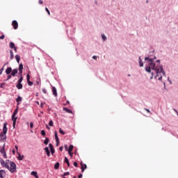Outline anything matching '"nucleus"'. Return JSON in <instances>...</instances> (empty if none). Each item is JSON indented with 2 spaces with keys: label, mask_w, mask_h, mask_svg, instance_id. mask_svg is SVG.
Instances as JSON below:
<instances>
[{
  "label": "nucleus",
  "mask_w": 178,
  "mask_h": 178,
  "mask_svg": "<svg viewBox=\"0 0 178 178\" xmlns=\"http://www.w3.org/2000/svg\"><path fill=\"white\" fill-rule=\"evenodd\" d=\"M92 59H94L95 60H97V56H93Z\"/></svg>",
  "instance_id": "48"
},
{
  "label": "nucleus",
  "mask_w": 178,
  "mask_h": 178,
  "mask_svg": "<svg viewBox=\"0 0 178 178\" xmlns=\"http://www.w3.org/2000/svg\"><path fill=\"white\" fill-rule=\"evenodd\" d=\"M68 153H69V155L70 156V157L72 158L73 152H68Z\"/></svg>",
  "instance_id": "45"
},
{
  "label": "nucleus",
  "mask_w": 178,
  "mask_h": 178,
  "mask_svg": "<svg viewBox=\"0 0 178 178\" xmlns=\"http://www.w3.org/2000/svg\"><path fill=\"white\" fill-rule=\"evenodd\" d=\"M1 88H5V83H1L0 85Z\"/></svg>",
  "instance_id": "34"
},
{
  "label": "nucleus",
  "mask_w": 178,
  "mask_h": 178,
  "mask_svg": "<svg viewBox=\"0 0 178 178\" xmlns=\"http://www.w3.org/2000/svg\"><path fill=\"white\" fill-rule=\"evenodd\" d=\"M18 112H19V107H17V108L15 110L13 115H15L16 116V115H17Z\"/></svg>",
  "instance_id": "29"
},
{
  "label": "nucleus",
  "mask_w": 178,
  "mask_h": 178,
  "mask_svg": "<svg viewBox=\"0 0 178 178\" xmlns=\"http://www.w3.org/2000/svg\"><path fill=\"white\" fill-rule=\"evenodd\" d=\"M41 134L43 136H45V131L44 130H42L41 131Z\"/></svg>",
  "instance_id": "36"
},
{
  "label": "nucleus",
  "mask_w": 178,
  "mask_h": 178,
  "mask_svg": "<svg viewBox=\"0 0 178 178\" xmlns=\"http://www.w3.org/2000/svg\"><path fill=\"white\" fill-rule=\"evenodd\" d=\"M26 80H27V83L29 84V86H33V82L30 81V74H27L26 75Z\"/></svg>",
  "instance_id": "7"
},
{
  "label": "nucleus",
  "mask_w": 178,
  "mask_h": 178,
  "mask_svg": "<svg viewBox=\"0 0 178 178\" xmlns=\"http://www.w3.org/2000/svg\"><path fill=\"white\" fill-rule=\"evenodd\" d=\"M43 94H47V90L45 88L42 89Z\"/></svg>",
  "instance_id": "38"
},
{
  "label": "nucleus",
  "mask_w": 178,
  "mask_h": 178,
  "mask_svg": "<svg viewBox=\"0 0 178 178\" xmlns=\"http://www.w3.org/2000/svg\"><path fill=\"white\" fill-rule=\"evenodd\" d=\"M49 147L50 148L51 155H54V154H55V149H54V145H52V144L50 143L49 145Z\"/></svg>",
  "instance_id": "10"
},
{
  "label": "nucleus",
  "mask_w": 178,
  "mask_h": 178,
  "mask_svg": "<svg viewBox=\"0 0 178 178\" xmlns=\"http://www.w3.org/2000/svg\"><path fill=\"white\" fill-rule=\"evenodd\" d=\"M22 81H23V76H21L19 79L18 80V83H22Z\"/></svg>",
  "instance_id": "35"
},
{
  "label": "nucleus",
  "mask_w": 178,
  "mask_h": 178,
  "mask_svg": "<svg viewBox=\"0 0 178 178\" xmlns=\"http://www.w3.org/2000/svg\"><path fill=\"white\" fill-rule=\"evenodd\" d=\"M145 111H146V112H147L148 113H151V111H149V109L145 108Z\"/></svg>",
  "instance_id": "43"
},
{
  "label": "nucleus",
  "mask_w": 178,
  "mask_h": 178,
  "mask_svg": "<svg viewBox=\"0 0 178 178\" xmlns=\"http://www.w3.org/2000/svg\"><path fill=\"white\" fill-rule=\"evenodd\" d=\"M69 175H70V172H67L63 174V176H69Z\"/></svg>",
  "instance_id": "37"
},
{
  "label": "nucleus",
  "mask_w": 178,
  "mask_h": 178,
  "mask_svg": "<svg viewBox=\"0 0 178 178\" xmlns=\"http://www.w3.org/2000/svg\"><path fill=\"white\" fill-rule=\"evenodd\" d=\"M15 59H16L17 63H20V56H19V55L17 54V55L15 56Z\"/></svg>",
  "instance_id": "22"
},
{
  "label": "nucleus",
  "mask_w": 178,
  "mask_h": 178,
  "mask_svg": "<svg viewBox=\"0 0 178 178\" xmlns=\"http://www.w3.org/2000/svg\"><path fill=\"white\" fill-rule=\"evenodd\" d=\"M11 75L15 77L16 74H17V69H14L13 71H11Z\"/></svg>",
  "instance_id": "13"
},
{
  "label": "nucleus",
  "mask_w": 178,
  "mask_h": 178,
  "mask_svg": "<svg viewBox=\"0 0 178 178\" xmlns=\"http://www.w3.org/2000/svg\"><path fill=\"white\" fill-rule=\"evenodd\" d=\"M59 149H60V151H63V147H60V148H59Z\"/></svg>",
  "instance_id": "52"
},
{
  "label": "nucleus",
  "mask_w": 178,
  "mask_h": 178,
  "mask_svg": "<svg viewBox=\"0 0 178 178\" xmlns=\"http://www.w3.org/2000/svg\"><path fill=\"white\" fill-rule=\"evenodd\" d=\"M54 136H55V139H56V143H59V138L58 137V132L55 131Z\"/></svg>",
  "instance_id": "19"
},
{
  "label": "nucleus",
  "mask_w": 178,
  "mask_h": 178,
  "mask_svg": "<svg viewBox=\"0 0 178 178\" xmlns=\"http://www.w3.org/2000/svg\"><path fill=\"white\" fill-rule=\"evenodd\" d=\"M0 163L3 168H6V169H8V170H9L11 173H15V172H16L17 168L15 162L9 160H6L4 161L3 159H1Z\"/></svg>",
  "instance_id": "2"
},
{
  "label": "nucleus",
  "mask_w": 178,
  "mask_h": 178,
  "mask_svg": "<svg viewBox=\"0 0 178 178\" xmlns=\"http://www.w3.org/2000/svg\"><path fill=\"white\" fill-rule=\"evenodd\" d=\"M128 76L130 77V74H128Z\"/></svg>",
  "instance_id": "58"
},
{
  "label": "nucleus",
  "mask_w": 178,
  "mask_h": 178,
  "mask_svg": "<svg viewBox=\"0 0 178 178\" xmlns=\"http://www.w3.org/2000/svg\"><path fill=\"white\" fill-rule=\"evenodd\" d=\"M1 154H2L5 159H8V155H6V152L5 151V145H3V147L0 150Z\"/></svg>",
  "instance_id": "4"
},
{
  "label": "nucleus",
  "mask_w": 178,
  "mask_h": 178,
  "mask_svg": "<svg viewBox=\"0 0 178 178\" xmlns=\"http://www.w3.org/2000/svg\"><path fill=\"white\" fill-rule=\"evenodd\" d=\"M23 158H24V155L22 156V155L19 154V157H18L19 161H23Z\"/></svg>",
  "instance_id": "30"
},
{
  "label": "nucleus",
  "mask_w": 178,
  "mask_h": 178,
  "mask_svg": "<svg viewBox=\"0 0 178 178\" xmlns=\"http://www.w3.org/2000/svg\"><path fill=\"white\" fill-rule=\"evenodd\" d=\"M31 175H32V176H34V177H35V178H39L38 175H37V172L32 171L31 172Z\"/></svg>",
  "instance_id": "20"
},
{
  "label": "nucleus",
  "mask_w": 178,
  "mask_h": 178,
  "mask_svg": "<svg viewBox=\"0 0 178 178\" xmlns=\"http://www.w3.org/2000/svg\"><path fill=\"white\" fill-rule=\"evenodd\" d=\"M22 97L18 96L17 98L16 99V102H17V105H19L20 104V102H22Z\"/></svg>",
  "instance_id": "15"
},
{
  "label": "nucleus",
  "mask_w": 178,
  "mask_h": 178,
  "mask_svg": "<svg viewBox=\"0 0 178 178\" xmlns=\"http://www.w3.org/2000/svg\"><path fill=\"white\" fill-rule=\"evenodd\" d=\"M64 162H65V163H67V165L68 167L70 166V163H69V159H67V157H65V161H64Z\"/></svg>",
  "instance_id": "21"
},
{
  "label": "nucleus",
  "mask_w": 178,
  "mask_h": 178,
  "mask_svg": "<svg viewBox=\"0 0 178 178\" xmlns=\"http://www.w3.org/2000/svg\"><path fill=\"white\" fill-rule=\"evenodd\" d=\"M160 62H161V60H156V63H159V65Z\"/></svg>",
  "instance_id": "54"
},
{
  "label": "nucleus",
  "mask_w": 178,
  "mask_h": 178,
  "mask_svg": "<svg viewBox=\"0 0 178 178\" xmlns=\"http://www.w3.org/2000/svg\"><path fill=\"white\" fill-rule=\"evenodd\" d=\"M64 178H66V177H64Z\"/></svg>",
  "instance_id": "61"
},
{
  "label": "nucleus",
  "mask_w": 178,
  "mask_h": 178,
  "mask_svg": "<svg viewBox=\"0 0 178 178\" xmlns=\"http://www.w3.org/2000/svg\"><path fill=\"white\" fill-rule=\"evenodd\" d=\"M44 151L47 152V156H50L51 152H49V147H45Z\"/></svg>",
  "instance_id": "17"
},
{
  "label": "nucleus",
  "mask_w": 178,
  "mask_h": 178,
  "mask_svg": "<svg viewBox=\"0 0 178 178\" xmlns=\"http://www.w3.org/2000/svg\"><path fill=\"white\" fill-rule=\"evenodd\" d=\"M54 169H55L56 170H58V169H59V162H57V163H55V165H54Z\"/></svg>",
  "instance_id": "23"
},
{
  "label": "nucleus",
  "mask_w": 178,
  "mask_h": 178,
  "mask_svg": "<svg viewBox=\"0 0 178 178\" xmlns=\"http://www.w3.org/2000/svg\"><path fill=\"white\" fill-rule=\"evenodd\" d=\"M10 58L11 60L13 59V58H14V56H13V51L10 50Z\"/></svg>",
  "instance_id": "28"
},
{
  "label": "nucleus",
  "mask_w": 178,
  "mask_h": 178,
  "mask_svg": "<svg viewBox=\"0 0 178 178\" xmlns=\"http://www.w3.org/2000/svg\"><path fill=\"white\" fill-rule=\"evenodd\" d=\"M6 74H10V73H12V67H8L6 70Z\"/></svg>",
  "instance_id": "12"
},
{
  "label": "nucleus",
  "mask_w": 178,
  "mask_h": 178,
  "mask_svg": "<svg viewBox=\"0 0 178 178\" xmlns=\"http://www.w3.org/2000/svg\"><path fill=\"white\" fill-rule=\"evenodd\" d=\"M5 38V35L0 36V40H3Z\"/></svg>",
  "instance_id": "42"
},
{
  "label": "nucleus",
  "mask_w": 178,
  "mask_h": 178,
  "mask_svg": "<svg viewBox=\"0 0 178 178\" xmlns=\"http://www.w3.org/2000/svg\"><path fill=\"white\" fill-rule=\"evenodd\" d=\"M49 126H50V127H52L54 126V121L50 120L49 122Z\"/></svg>",
  "instance_id": "31"
},
{
  "label": "nucleus",
  "mask_w": 178,
  "mask_h": 178,
  "mask_svg": "<svg viewBox=\"0 0 178 178\" xmlns=\"http://www.w3.org/2000/svg\"><path fill=\"white\" fill-rule=\"evenodd\" d=\"M145 60L147 62L145 67L146 72L149 73L151 72V70H155L156 75L154 76V78L161 81L163 76H166V73L163 70V67L161 65H156L155 63H154V59L150 58L149 57H145Z\"/></svg>",
  "instance_id": "1"
},
{
  "label": "nucleus",
  "mask_w": 178,
  "mask_h": 178,
  "mask_svg": "<svg viewBox=\"0 0 178 178\" xmlns=\"http://www.w3.org/2000/svg\"><path fill=\"white\" fill-rule=\"evenodd\" d=\"M12 120H13V126L15 129V126H16V121L17 120V117H16V115H15L14 114L12 115Z\"/></svg>",
  "instance_id": "5"
},
{
  "label": "nucleus",
  "mask_w": 178,
  "mask_h": 178,
  "mask_svg": "<svg viewBox=\"0 0 178 178\" xmlns=\"http://www.w3.org/2000/svg\"><path fill=\"white\" fill-rule=\"evenodd\" d=\"M8 122L3 124V131L0 134V140H6V133H8Z\"/></svg>",
  "instance_id": "3"
},
{
  "label": "nucleus",
  "mask_w": 178,
  "mask_h": 178,
  "mask_svg": "<svg viewBox=\"0 0 178 178\" xmlns=\"http://www.w3.org/2000/svg\"><path fill=\"white\" fill-rule=\"evenodd\" d=\"M70 104V102L67 101V102H66V105H67V104Z\"/></svg>",
  "instance_id": "55"
},
{
  "label": "nucleus",
  "mask_w": 178,
  "mask_h": 178,
  "mask_svg": "<svg viewBox=\"0 0 178 178\" xmlns=\"http://www.w3.org/2000/svg\"><path fill=\"white\" fill-rule=\"evenodd\" d=\"M12 26H13L14 30H17V28L19 27V24L17 23V21H13Z\"/></svg>",
  "instance_id": "6"
},
{
  "label": "nucleus",
  "mask_w": 178,
  "mask_h": 178,
  "mask_svg": "<svg viewBox=\"0 0 178 178\" xmlns=\"http://www.w3.org/2000/svg\"><path fill=\"white\" fill-rule=\"evenodd\" d=\"M15 148L17 149V146H15Z\"/></svg>",
  "instance_id": "57"
},
{
  "label": "nucleus",
  "mask_w": 178,
  "mask_h": 178,
  "mask_svg": "<svg viewBox=\"0 0 178 178\" xmlns=\"http://www.w3.org/2000/svg\"><path fill=\"white\" fill-rule=\"evenodd\" d=\"M5 176H6V172L3 170H0V178H3Z\"/></svg>",
  "instance_id": "9"
},
{
  "label": "nucleus",
  "mask_w": 178,
  "mask_h": 178,
  "mask_svg": "<svg viewBox=\"0 0 178 178\" xmlns=\"http://www.w3.org/2000/svg\"><path fill=\"white\" fill-rule=\"evenodd\" d=\"M74 178H77V177H76V176H74Z\"/></svg>",
  "instance_id": "59"
},
{
  "label": "nucleus",
  "mask_w": 178,
  "mask_h": 178,
  "mask_svg": "<svg viewBox=\"0 0 178 178\" xmlns=\"http://www.w3.org/2000/svg\"><path fill=\"white\" fill-rule=\"evenodd\" d=\"M83 177V174H80L79 176H78V178H81Z\"/></svg>",
  "instance_id": "51"
},
{
  "label": "nucleus",
  "mask_w": 178,
  "mask_h": 178,
  "mask_svg": "<svg viewBox=\"0 0 178 178\" xmlns=\"http://www.w3.org/2000/svg\"><path fill=\"white\" fill-rule=\"evenodd\" d=\"M48 143H49V138H46L44 141V144H45V145H48Z\"/></svg>",
  "instance_id": "27"
},
{
  "label": "nucleus",
  "mask_w": 178,
  "mask_h": 178,
  "mask_svg": "<svg viewBox=\"0 0 178 178\" xmlns=\"http://www.w3.org/2000/svg\"><path fill=\"white\" fill-rule=\"evenodd\" d=\"M81 172H84L87 169V165L83 163V162L81 163Z\"/></svg>",
  "instance_id": "8"
},
{
  "label": "nucleus",
  "mask_w": 178,
  "mask_h": 178,
  "mask_svg": "<svg viewBox=\"0 0 178 178\" xmlns=\"http://www.w3.org/2000/svg\"><path fill=\"white\" fill-rule=\"evenodd\" d=\"M154 79V72L152 73V76L150 77V79L152 80Z\"/></svg>",
  "instance_id": "49"
},
{
  "label": "nucleus",
  "mask_w": 178,
  "mask_h": 178,
  "mask_svg": "<svg viewBox=\"0 0 178 178\" xmlns=\"http://www.w3.org/2000/svg\"><path fill=\"white\" fill-rule=\"evenodd\" d=\"M74 166H75L76 168H77V166H78L77 162H74Z\"/></svg>",
  "instance_id": "46"
},
{
  "label": "nucleus",
  "mask_w": 178,
  "mask_h": 178,
  "mask_svg": "<svg viewBox=\"0 0 178 178\" xmlns=\"http://www.w3.org/2000/svg\"><path fill=\"white\" fill-rule=\"evenodd\" d=\"M73 152V145H70L68 149V152Z\"/></svg>",
  "instance_id": "26"
},
{
  "label": "nucleus",
  "mask_w": 178,
  "mask_h": 178,
  "mask_svg": "<svg viewBox=\"0 0 178 178\" xmlns=\"http://www.w3.org/2000/svg\"><path fill=\"white\" fill-rule=\"evenodd\" d=\"M46 127L48 129V130H49L51 128H49V127L48 125H46Z\"/></svg>",
  "instance_id": "56"
},
{
  "label": "nucleus",
  "mask_w": 178,
  "mask_h": 178,
  "mask_svg": "<svg viewBox=\"0 0 178 178\" xmlns=\"http://www.w3.org/2000/svg\"><path fill=\"white\" fill-rule=\"evenodd\" d=\"M16 47L15 46V43L10 42V48H11L12 49H14V48H15Z\"/></svg>",
  "instance_id": "25"
},
{
  "label": "nucleus",
  "mask_w": 178,
  "mask_h": 178,
  "mask_svg": "<svg viewBox=\"0 0 178 178\" xmlns=\"http://www.w3.org/2000/svg\"><path fill=\"white\" fill-rule=\"evenodd\" d=\"M139 65L140 67H143V66H144V63L141 60V57H139Z\"/></svg>",
  "instance_id": "24"
},
{
  "label": "nucleus",
  "mask_w": 178,
  "mask_h": 178,
  "mask_svg": "<svg viewBox=\"0 0 178 178\" xmlns=\"http://www.w3.org/2000/svg\"><path fill=\"white\" fill-rule=\"evenodd\" d=\"M64 148L65 149V151H67V145H65Z\"/></svg>",
  "instance_id": "47"
},
{
  "label": "nucleus",
  "mask_w": 178,
  "mask_h": 178,
  "mask_svg": "<svg viewBox=\"0 0 178 178\" xmlns=\"http://www.w3.org/2000/svg\"><path fill=\"white\" fill-rule=\"evenodd\" d=\"M146 2H147V3H148V1H147Z\"/></svg>",
  "instance_id": "60"
},
{
  "label": "nucleus",
  "mask_w": 178,
  "mask_h": 178,
  "mask_svg": "<svg viewBox=\"0 0 178 178\" xmlns=\"http://www.w3.org/2000/svg\"><path fill=\"white\" fill-rule=\"evenodd\" d=\"M63 111H65V112H67V113H73V112L72 111V110L66 108V107H64L63 108Z\"/></svg>",
  "instance_id": "16"
},
{
  "label": "nucleus",
  "mask_w": 178,
  "mask_h": 178,
  "mask_svg": "<svg viewBox=\"0 0 178 178\" xmlns=\"http://www.w3.org/2000/svg\"><path fill=\"white\" fill-rule=\"evenodd\" d=\"M3 72V67H2L1 69H0V74Z\"/></svg>",
  "instance_id": "50"
},
{
  "label": "nucleus",
  "mask_w": 178,
  "mask_h": 178,
  "mask_svg": "<svg viewBox=\"0 0 178 178\" xmlns=\"http://www.w3.org/2000/svg\"><path fill=\"white\" fill-rule=\"evenodd\" d=\"M46 12H47L48 15H51V13L49 12V10H48V8H45Z\"/></svg>",
  "instance_id": "39"
},
{
  "label": "nucleus",
  "mask_w": 178,
  "mask_h": 178,
  "mask_svg": "<svg viewBox=\"0 0 178 178\" xmlns=\"http://www.w3.org/2000/svg\"><path fill=\"white\" fill-rule=\"evenodd\" d=\"M14 51H15V52H17V48L15 47V48H14Z\"/></svg>",
  "instance_id": "53"
},
{
  "label": "nucleus",
  "mask_w": 178,
  "mask_h": 178,
  "mask_svg": "<svg viewBox=\"0 0 178 178\" xmlns=\"http://www.w3.org/2000/svg\"><path fill=\"white\" fill-rule=\"evenodd\" d=\"M19 71L20 74H22V73H23V64L19 65Z\"/></svg>",
  "instance_id": "14"
},
{
  "label": "nucleus",
  "mask_w": 178,
  "mask_h": 178,
  "mask_svg": "<svg viewBox=\"0 0 178 178\" xmlns=\"http://www.w3.org/2000/svg\"><path fill=\"white\" fill-rule=\"evenodd\" d=\"M52 92H53V95H54V97H58V92L56 91V88H55V87L52 88Z\"/></svg>",
  "instance_id": "11"
},
{
  "label": "nucleus",
  "mask_w": 178,
  "mask_h": 178,
  "mask_svg": "<svg viewBox=\"0 0 178 178\" xmlns=\"http://www.w3.org/2000/svg\"><path fill=\"white\" fill-rule=\"evenodd\" d=\"M16 87H17V88H18V90H22L23 88V85L18 82Z\"/></svg>",
  "instance_id": "18"
},
{
  "label": "nucleus",
  "mask_w": 178,
  "mask_h": 178,
  "mask_svg": "<svg viewBox=\"0 0 178 178\" xmlns=\"http://www.w3.org/2000/svg\"><path fill=\"white\" fill-rule=\"evenodd\" d=\"M102 38L103 40L106 41V36L104 34L102 35Z\"/></svg>",
  "instance_id": "33"
},
{
  "label": "nucleus",
  "mask_w": 178,
  "mask_h": 178,
  "mask_svg": "<svg viewBox=\"0 0 178 178\" xmlns=\"http://www.w3.org/2000/svg\"><path fill=\"white\" fill-rule=\"evenodd\" d=\"M59 133H60V134H63V135H65V131H63V130H62V128H60V129H59Z\"/></svg>",
  "instance_id": "32"
},
{
  "label": "nucleus",
  "mask_w": 178,
  "mask_h": 178,
  "mask_svg": "<svg viewBox=\"0 0 178 178\" xmlns=\"http://www.w3.org/2000/svg\"><path fill=\"white\" fill-rule=\"evenodd\" d=\"M10 79H12V75H8L6 81L10 80Z\"/></svg>",
  "instance_id": "40"
},
{
  "label": "nucleus",
  "mask_w": 178,
  "mask_h": 178,
  "mask_svg": "<svg viewBox=\"0 0 178 178\" xmlns=\"http://www.w3.org/2000/svg\"><path fill=\"white\" fill-rule=\"evenodd\" d=\"M34 127V124H33V122L30 123V127L31 129H33V127Z\"/></svg>",
  "instance_id": "44"
},
{
  "label": "nucleus",
  "mask_w": 178,
  "mask_h": 178,
  "mask_svg": "<svg viewBox=\"0 0 178 178\" xmlns=\"http://www.w3.org/2000/svg\"><path fill=\"white\" fill-rule=\"evenodd\" d=\"M39 3L40 5H42V3H44V1L42 0H39Z\"/></svg>",
  "instance_id": "41"
}]
</instances>
